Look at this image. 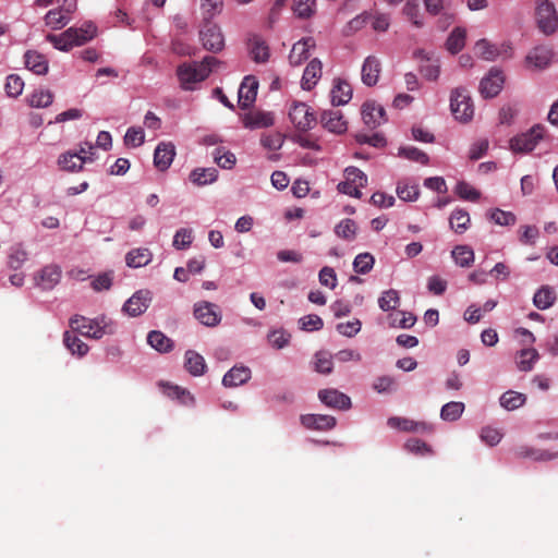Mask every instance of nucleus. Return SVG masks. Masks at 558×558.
<instances>
[{"label": "nucleus", "mask_w": 558, "mask_h": 558, "mask_svg": "<svg viewBox=\"0 0 558 558\" xmlns=\"http://www.w3.org/2000/svg\"><path fill=\"white\" fill-rule=\"evenodd\" d=\"M475 52L485 60H494L497 56V48L486 39H480L475 45Z\"/></svg>", "instance_id": "nucleus-57"}, {"label": "nucleus", "mask_w": 558, "mask_h": 558, "mask_svg": "<svg viewBox=\"0 0 558 558\" xmlns=\"http://www.w3.org/2000/svg\"><path fill=\"white\" fill-rule=\"evenodd\" d=\"M258 82L254 76H245L240 85L238 102L241 109L250 108L256 100Z\"/></svg>", "instance_id": "nucleus-11"}, {"label": "nucleus", "mask_w": 558, "mask_h": 558, "mask_svg": "<svg viewBox=\"0 0 558 558\" xmlns=\"http://www.w3.org/2000/svg\"><path fill=\"white\" fill-rule=\"evenodd\" d=\"M545 128L543 125H534L527 132L521 133L510 140V148L513 153H530L537 143L544 137Z\"/></svg>", "instance_id": "nucleus-5"}, {"label": "nucleus", "mask_w": 558, "mask_h": 558, "mask_svg": "<svg viewBox=\"0 0 558 558\" xmlns=\"http://www.w3.org/2000/svg\"><path fill=\"white\" fill-rule=\"evenodd\" d=\"M399 155L421 165H427L429 160L428 156L423 150L412 146L401 147L399 149Z\"/></svg>", "instance_id": "nucleus-49"}, {"label": "nucleus", "mask_w": 558, "mask_h": 558, "mask_svg": "<svg viewBox=\"0 0 558 558\" xmlns=\"http://www.w3.org/2000/svg\"><path fill=\"white\" fill-rule=\"evenodd\" d=\"M75 34H72L73 39L75 40V46H82L85 43L92 40L97 32V28L94 24L87 23L82 27H70Z\"/></svg>", "instance_id": "nucleus-39"}, {"label": "nucleus", "mask_w": 558, "mask_h": 558, "mask_svg": "<svg viewBox=\"0 0 558 558\" xmlns=\"http://www.w3.org/2000/svg\"><path fill=\"white\" fill-rule=\"evenodd\" d=\"M199 38L208 51L218 52L225 47L223 35L216 24L206 23L199 32Z\"/></svg>", "instance_id": "nucleus-8"}, {"label": "nucleus", "mask_w": 558, "mask_h": 558, "mask_svg": "<svg viewBox=\"0 0 558 558\" xmlns=\"http://www.w3.org/2000/svg\"><path fill=\"white\" fill-rule=\"evenodd\" d=\"M356 223L352 219H343L341 220L335 228V233L347 241H352L356 235Z\"/></svg>", "instance_id": "nucleus-43"}, {"label": "nucleus", "mask_w": 558, "mask_h": 558, "mask_svg": "<svg viewBox=\"0 0 558 558\" xmlns=\"http://www.w3.org/2000/svg\"><path fill=\"white\" fill-rule=\"evenodd\" d=\"M399 302L400 298L398 291L390 289L383 292L378 300V305L383 311L388 312L395 310L399 305Z\"/></svg>", "instance_id": "nucleus-46"}, {"label": "nucleus", "mask_w": 558, "mask_h": 558, "mask_svg": "<svg viewBox=\"0 0 558 558\" xmlns=\"http://www.w3.org/2000/svg\"><path fill=\"white\" fill-rule=\"evenodd\" d=\"M24 59L26 68L35 74L43 75L48 72V60L44 54L34 50H28L26 51Z\"/></svg>", "instance_id": "nucleus-27"}, {"label": "nucleus", "mask_w": 558, "mask_h": 558, "mask_svg": "<svg viewBox=\"0 0 558 558\" xmlns=\"http://www.w3.org/2000/svg\"><path fill=\"white\" fill-rule=\"evenodd\" d=\"M75 34L72 29H66L60 35L49 34L47 40L53 45V47L61 51H69L75 46V40L72 37Z\"/></svg>", "instance_id": "nucleus-32"}, {"label": "nucleus", "mask_w": 558, "mask_h": 558, "mask_svg": "<svg viewBox=\"0 0 558 558\" xmlns=\"http://www.w3.org/2000/svg\"><path fill=\"white\" fill-rule=\"evenodd\" d=\"M53 101V94L48 89L35 90L29 97V105L35 108H47Z\"/></svg>", "instance_id": "nucleus-45"}, {"label": "nucleus", "mask_w": 558, "mask_h": 558, "mask_svg": "<svg viewBox=\"0 0 558 558\" xmlns=\"http://www.w3.org/2000/svg\"><path fill=\"white\" fill-rule=\"evenodd\" d=\"M534 20L537 29L545 36H551L558 29V13L549 0L536 1Z\"/></svg>", "instance_id": "nucleus-3"}, {"label": "nucleus", "mask_w": 558, "mask_h": 558, "mask_svg": "<svg viewBox=\"0 0 558 558\" xmlns=\"http://www.w3.org/2000/svg\"><path fill=\"white\" fill-rule=\"evenodd\" d=\"M362 118L364 123L371 129H375L387 121L384 107L375 101H366L362 106Z\"/></svg>", "instance_id": "nucleus-12"}, {"label": "nucleus", "mask_w": 558, "mask_h": 558, "mask_svg": "<svg viewBox=\"0 0 558 558\" xmlns=\"http://www.w3.org/2000/svg\"><path fill=\"white\" fill-rule=\"evenodd\" d=\"M330 98L332 106H343L348 104L352 98L351 85L341 78H336L330 92Z\"/></svg>", "instance_id": "nucleus-21"}, {"label": "nucleus", "mask_w": 558, "mask_h": 558, "mask_svg": "<svg viewBox=\"0 0 558 558\" xmlns=\"http://www.w3.org/2000/svg\"><path fill=\"white\" fill-rule=\"evenodd\" d=\"M344 177L351 183L356 185L357 190H360L361 187H364L367 184V177H366V174L363 171H361L359 168L348 167L344 170Z\"/></svg>", "instance_id": "nucleus-56"}, {"label": "nucleus", "mask_w": 558, "mask_h": 558, "mask_svg": "<svg viewBox=\"0 0 558 558\" xmlns=\"http://www.w3.org/2000/svg\"><path fill=\"white\" fill-rule=\"evenodd\" d=\"M217 177L218 171L216 168H197L191 172L190 180L194 184L203 186L215 182Z\"/></svg>", "instance_id": "nucleus-31"}, {"label": "nucleus", "mask_w": 558, "mask_h": 558, "mask_svg": "<svg viewBox=\"0 0 558 558\" xmlns=\"http://www.w3.org/2000/svg\"><path fill=\"white\" fill-rule=\"evenodd\" d=\"M397 195L404 202H413L418 197L420 190L417 185H410L407 182H399L397 185Z\"/></svg>", "instance_id": "nucleus-48"}, {"label": "nucleus", "mask_w": 558, "mask_h": 558, "mask_svg": "<svg viewBox=\"0 0 558 558\" xmlns=\"http://www.w3.org/2000/svg\"><path fill=\"white\" fill-rule=\"evenodd\" d=\"M24 88V81L16 74H11L7 77L4 89L9 97H17L22 94Z\"/></svg>", "instance_id": "nucleus-50"}, {"label": "nucleus", "mask_w": 558, "mask_h": 558, "mask_svg": "<svg viewBox=\"0 0 558 558\" xmlns=\"http://www.w3.org/2000/svg\"><path fill=\"white\" fill-rule=\"evenodd\" d=\"M247 47L253 61L264 63L269 59V47L262 37L257 35L250 37Z\"/></svg>", "instance_id": "nucleus-23"}, {"label": "nucleus", "mask_w": 558, "mask_h": 558, "mask_svg": "<svg viewBox=\"0 0 558 558\" xmlns=\"http://www.w3.org/2000/svg\"><path fill=\"white\" fill-rule=\"evenodd\" d=\"M243 124L247 129L268 128L274 124V117L270 112L251 111L244 116Z\"/></svg>", "instance_id": "nucleus-26"}, {"label": "nucleus", "mask_w": 558, "mask_h": 558, "mask_svg": "<svg viewBox=\"0 0 558 558\" xmlns=\"http://www.w3.org/2000/svg\"><path fill=\"white\" fill-rule=\"evenodd\" d=\"M61 274L58 265H47L35 277L36 284L43 290H51L59 283Z\"/></svg>", "instance_id": "nucleus-16"}, {"label": "nucleus", "mask_w": 558, "mask_h": 558, "mask_svg": "<svg viewBox=\"0 0 558 558\" xmlns=\"http://www.w3.org/2000/svg\"><path fill=\"white\" fill-rule=\"evenodd\" d=\"M519 458H532L536 461H549L558 458V452L534 449L527 446H520L514 451Z\"/></svg>", "instance_id": "nucleus-29"}, {"label": "nucleus", "mask_w": 558, "mask_h": 558, "mask_svg": "<svg viewBox=\"0 0 558 558\" xmlns=\"http://www.w3.org/2000/svg\"><path fill=\"white\" fill-rule=\"evenodd\" d=\"M315 47V40L312 37H306L295 43L289 54V62L291 65H300L310 56V50Z\"/></svg>", "instance_id": "nucleus-20"}, {"label": "nucleus", "mask_w": 558, "mask_h": 558, "mask_svg": "<svg viewBox=\"0 0 558 558\" xmlns=\"http://www.w3.org/2000/svg\"><path fill=\"white\" fill-rule=\"evenodd\" d=\"M289 118L294 126L300 131L313 129L316 118L311 108L304 102H295L289 110Z\"/></svg>", "instance_id": "nucleus-6"}, {"label": "nucleus", "mask_w": 558, "mask_h": 558, "mask_svg": "<svg viewBox=\"0 0 558 558\" xmlns=\"http://www.w3.org/2000/svg\"><path fill=\"white\" fill-rule=\"evenodd\" d=\"M151 302V293L148 290L136 291L123 305V312L131 317H136L146 312Z\"/></svg>", "instance_id": "nucleus-9"}, {"label": "nucleus", "mask_w": 558, "mask_h": 558, "mask_svg": "<svg viewBox=\"0 0 558 558\" xmlns=\"http://www.w3.org/2000/svg\"><path fill=\"white\" fill-rule=\"evenodd\" d=\"M456 192L460 198L465 201L475 202L480 198V192L466 182H459Z\"/></svg>", "instance_id": "nucleus-60"}, {"label": "nucleus", "mask_w": 558, "mask_h": 558, "mask_svg": "<svg viewBox=\"0 0 558 558\" xmlns=\"http://www.w3.org/2000/svg\"><path fill=\"white\" fill-rule=\"evenodd\" d=\"M451 255L460 267H471L474 263V251L468 245H457Z\"/></svg>", "instance_id": "nucleus-33"}, {"label": "nucleus", "mask_w": 558, "mask_h": 558, "mask_svg": "<svg viewBox=\"0 0 558 558\" xmlns=\"http://www.w3.org/2000/svg\"><path fill=\"white\" fill-rule=\"evenodd\" d=\"M301 328L306 331L320 330L324 326L323 319L318 315H306L300 319Z\"/></svg>", "instance_id": "nucleus-62"}, {"label": "nucleus", "mask_w": 558, "mask_h": 558, "mask_svg": "<svg viewBox=\"0 0 558 558\" xmlns=\"http://www.w3.org/2000/svg\"><path fill=\"white\" fill-rule=\"evenodd\" d=\"M260 143L269 150H278L283 144V137L280 133L265 134L262 136Z\"/></svg>", "instance_id": "nucleus-63"}, {"label": "nucleus", "mask_w": 558, "mask_h": 558, "mask_svg": "<svg viewBox=\"0 0 558 558\" xmlns=\"http://www.w3.org/2000/svg\"><path fill=\"white\" fill-rule=\"evenodd\" d=\"M381 72V64L378 58L375 56H368L362 65V82L367 86H374L377 84Z\"/></svg>", "instance_id": "nucleus-19"}, {"label": "nucleus", "mask_w": 558, "mask_h": 558, "mask_svg": "<svg viewBox=\"0 0 558 558\" xmlns=\"http://www.w3.org/2000/svg\"><path fill=\"white\" fill-rule=\"evenodd\" d=\"M193 313L195 318L207 327H216L221 322L219 307L207 301L195 303Z\"/></svg>", "instance_id": "nucleus-7"}, {"label": "nucleus", "mask_w": 558, "mask_h": 558, "mask_svg": "<svg viewBox=\"0 0 558 558\" xmlns=\"http://www.w3.org/2000/svg\"><path fill=\"white\" fill-rule=\"evenodd\" d=\"M145 141L144 130L142 128H129L124 135V143L126 146L138 147Z\"/></svg>", "instance_id": "nucleus-54"}, {"label": "nucleus", "mask_w": 558, "mask_h": 558, "mask_svg": "<svg viewBox=\"0 0 558 558\" xmlns=\"http://www.w3.org/2000/svg\"><path fill=\"white\" fill-rule=\"evenodd\" d=\"M375 264V258L371 253H361L353 260V269L356 274H368Z\"/></svg>", "instance_id": "nucleus-44"}, {"label": "nucleus", "mask_w": 558, "mask_h": 558, "mask_svg": "<svg viewBox=\"0 0 558 558\" xmlns=\"http://www.w3.org/2000/svg\"><path fill=\"white\" fill-rule=\"evenodd\" d=\"M489 219L499 226H512L517 220L513 213L505 211L498 208L489 213Z\"/></svg>", "instance_id": "nucleus-55"}, {"label": "nucleus", "mask_w": 558, "mask_h": 558, "mask_svg": "<svg viewBox=\"0 0 558 558\" xmlns=\"http://www.w3.org/2000/svg\"><path fill=\"white\" fill-rule=\"evenodd\" d=\"M319 400L327 407L337 410H349L351 399L337 389H323L318 392Z\"/></svg>", "instance_id": "nucleus-13"}, {"label": "nucleus", "mask_w": 558, "mask_h": 558, "mask_svg": "<svg viewBox=\"0 0 558 558\" xmlns=\"http://www.w3.org/2000/svg\"><path fill=\"white\" fill-rule=\"evenodd\" d=\"M151 259V254L147 248H137L126 254L125 260L130 267L146 266Z\"/></svg>", "instance_id": "nucleus-38"}, {"label": "nucleus", "mask_w": 558, "mask_h": 558, "mask_svg": "<svg viewBox=\"0 0 558 558\" xmlns=\"http://www.w3.org/2000/svg\"><path fill=\"white\" fill-rule=\"evenodd\" d=\"M223 64L213 56H206L201 62H183L177 68V77L183 90H194L196 85L205 81L211 72Z\"/></svg>", "instance_id": "nucleus-1"}, {"label": "nucleus", "mask_w": 558, "mask_h": 558, "mask_svg": "<svg viewBox=\"0 0 558 558\" xmlns=\"http://www.w3.org/2000/svg\"><path fill=\"white\" fill-rule=\"evenodd\" d=\"M471 222L469 213L463 209H456L449 218L450 228L456 233H463L466 231Z\"/></svg>", "instance_id": "nucleus-35"}, {"label": "nucleus", "mask_w": 558, "mask_h": 558, "mask_svg": "<svg viewBox=\"0 0 558 558\" xmlns=\"http://www.w3.org/2000/svg\"><path fill=\"white\" fill-rule=\"evenodd\" d=\"M214 159L217 165L223 169H231L236 161L235 155L229 150L222 148H216L214 153Z\"/></svg>", "instance_id": "nucleus-51"}, {"label": "nucleus", "mask_w": 558, "mask_h": 558, "mask_svg": "<svg viewBox=\"0 0 558 558\" xmlns=\"http://www.w3.org/2000/svg\"><path fill=\"white\" fill-rule=\"evenodd\" d=\"M505 76L498 69H492L488 74L482 78L480 92L484 98L496 97L502 89Z\"/></svg>", "instance_id": "nucleus-10"}, {"label": "nucleus", "mask_w": 558, "mask_h": 558, "mask_svg": "<svg viewBox=\"0 0 558 558\" xmlns=\"http://www.w3.org/2000/svg\"><path fill=\"white\" fill-rule=\"evenodd\" d=\"M193 241V232L191 229L181 228L179 229L173 238V246L177 250L187 248Z\"/></svg>", "instance_id": "nucleus-53"}, {"label": "nucleus", "mask_w": 558, "mask_h": 558, "mask_svg": "<svg viewBox=\"0 0 558 558\" xmlns=\"http://www.w3.org/2000/svg\"><path fill=\"white\" fill-rule=\"evenodd\" d=\"M555 300L556 294L554 290L545 286L536 291L533 303L538 310H547L554 304Z\"/></svg>", "instance_id": "nucleus-36"}, {"label": "nucleus", "mask_w": 558, "mask_h": 558, "mask_svg": "<svg viewBox=\"0 0 558 558\" xmlns=\"http://www.w3.org/2000/svg\"><path fill=\"white\" fill-rule=\"evenodd\" d=\"M301 424L307 429L330 430L336 424V417L325 414H305L301 415Z\"/></svg>", "instance_id": "nucleus-15"}, {"label": "nucleus", "mask_w": 558, "mask_h": 558, "mask_svg": "<svg viewBox=\"0 0 558 558\" xmlns=\"http://www.w3.org/2000/svg\"><path fill=\"white\" fill-rule=\"evenodd\" d=\"M184 366L186 371L193 376H201L206 371V363L204 357L194 350L185 352Z\"/></svg>", "instance_id": "nucleus-28"}, {"label": "nucleus", "mask_w": 558, "mask_h": 558, "mask_svg": "<svg viewBox=\"0 0 558 558\" xmlns=\"http://www.w3.org/2000/svg\"><path fill=\"white\" fill-rule=\"evenodd\" d=\"M323 74V63L319 59L314 58L304 69L301 87L304 90H312L320 80Z\"/></svg>", "instance_id": "nucleus-17"}, {"label": "nucleus", "mask_w": 558, "mask_h": 558, "mask_svg": "<svg viewBox=\"0 0 558 558\" xmlns=\"http://www.w3.org/2000/svg\"><path fill=\"white\" fill-rule=\"evenodd\" d=\"M70 21V16L64 14L63 9H53L47 12L45 16V23L53 29H59L66 25Z\"/></svg>", "instance_id": "nucleus-41"}, {"label": "nucleus", "mask_w": 558, "mask_h": 558, "mask_svg": "<svg viewBox=\"0 0 558 558\" xmlns=\"http://www.w3.org/2000/svg\"><path fill=\"white\" fill-rule=\"evenodd\" d=\"M63 342L72 354L84 356L88 352V345L83 342L73 331H65L63 335Z\"/></svg>", "instance_id": "nucleus-34"}, {"label": "nucleus", "mask_w": 558, "mask_h": 558, "mask_svg": "<svg viewBox=\"0 0 558 558\" xmlns=\"http://www.w3.org/2000/svg\"><path fill=\"white\" fill-rule=\"evenodd\" d=\"M70 327L73 331H77L93 339H100L104 336L113 335L117 329L114 322L104 315L94 319L75 315L70 319Z\"/></svg>", "instance_id": "nucleus-2"}, {"label": "nucleus", "mask_w": 558, "mask_h": 558, "mask_svg": "<svg viewBox=\"0 0 558 558\" xmlns=\"http://www.w3.org/2000/svg\"><path fill=\"white\" fill-rule=\"evenodd\" d=\"M450 108L454 118L461 122H469L474 114L471 97L464 88H456L450 96Z\"/></svg>", "instance_id": "nucleus-4"}, {"label": "nucleus", "mask_w": 558, "mask_h": 558, "mask_svg": "<svg viewBox=\"0 0 558 558\" xmlns=\"http://www.w3.org/2000/svg\"><path fill=\"white\" fill-rule=\"evenodd\" d=\"M147 342L161 353L170 352L173 349V341L159 330H151L147 336Z\"/></svg>", "instance_id": "nucleus-30"}, {"label": "nucleus", "mask_w": 558, "mask_h": 558, "mask_svg": "<svg viewBox=\"0 0 558 558\" xmlns=\"http://www.w3.org/2000/svg\"><path fill=\"white\" fill-rule=\"evenodd\" d=\"M250 378L251 369L248 367L234 366L225 374L222 385L225 387H238L245 384Z\"/></svg>", "instance_id": "nucleus-25"}, {"label": "nucleus", "mask_w": 558, "mask_h": 558, "mask_svg": "<svg viewBox=\"0 0 558 558\" xmlns=\"http://www.w3.org/2000/svg\"><path fill=\"white\" fill-rule=\"evenodd\" d=\"M420 71L425 78L429 81L437 80L440 73L439 60L432 59V61L421 64Z\"/></svg>", "instance_id": "nucleus-59"}, {"label": "nucleus", "mask_w": 558, "mask_h": 558, "mask_svg": "<svg viewBox=\"0 0 558 558\" xmlns=\"http://www.w3.org/2000/svg\"><path fill=\"white\" fill-rule=\"evenodd\" d=\"M320 123L329 132L341 134L347 131L348 123L340 110H324L320 114Z\"/></svg>", "instance_id": "nucleus-14"}, {"label": "nucleus", "mask_w": 558, "mask_h": 558, "mask_svg": "<svg viewBox=\"0 0 558 558\" xmlns=\"http://www.w3.org/2000/svg\"><path fill=\"white\" fill-rule=\"evenodd\" d=\"M333 363L331 355L327 352H318L315 355V371L320 374H330Z\"/></svg>", "instance_id": "nucleus-52"}, {"label": "nucleus", "mask_w": 558, "mask_h": 558, "mask_svg": "<svg viewBox=\"0 0 558 558\" xmlns=\"http://www.w3.org/2000/svg\"><path fill=\"white\" fill-rule=\"evenodd\" d=\"M315 0H295L293 11L299 17L306 19L313 14Z\"/></svg>", "instance_id": "nucleus-58"}, {"label": "nucleus", "mask_w": 558, "mask_h": 558, "mask_svg": "<svg viewBox=\"0 0 558 558\" xmlns=\"http://www.w3.org/2000/svg\"><path fill=\"white\" fill-rule=\"evenodd\" d=\"M464 411V403L458 401H451L442 405L440 411V417L444 421L453 422L457 421Z\"/></svg>", "instance_id": "nucleus-42"}, {"label": "nucleus", "mask_w": 558, "mask_h": 558, "mask_svg": "<svg viewBox=\"0 0 558 558\" xmlns=\"http://www.w3.org/2000/svg\"><path fill=\"white\" fill-rule=\"evenodd\" d=\"M553 50L546 46L534 48L525 58L526 63L534 69L542 70L549 65L553 58Z\"/></svg>", "instance_id": "nucleus-22"}, {"label": "nucleus", "mask_w": 558, "mask_h": 558, "mask_svg": "<svg viewBox=\"0 0 558 558\" xmlns=\"http://www.w3.org/2000/svg\"><path fill=\"white\" fill-rule=\"evenodd\" d=\"M175 156V147L172 143H160L155 149L154 154V165L160 170H167Z\"/></svg>", "instance_id": "nucleus-18"}, {"label": "nucleus", "mask_w": 558, "mask_h": 558, "mask_svg": "<svg viewBox=\"0 0 558 558\" xmlns=\"http://www.w3.org/2000/svg\"><path fill=\"white\" fill-rule=\"evenodd\" d=\"M537 359L538 353L535 349H523L520 351L518 367L520 371L529 372L533 368V364Z\"/></svg>", "instance_id": "nucleus-47"}, {"label": "nucleus", "mask_w": 558, "mask_h": 558, "mask_svg": "<svg viewBox=\"0 0 558 558\" xmlns=\"http://www.w3.org/2000/svg\"><path fill=\"white\" fill-rule=\"evenodd\" d=\"M27 259V253L21 247H15L9 255L8 265L11 269H19Z\"/></svg>", "instance_id": "nucleus-61"}, {"label": "nucleus", "mask_w": 558, "mask_h": 558, "mask_svg": "<svg viewBox=\"0 0 558 558\" xmlns=\"http://www.w3.org/2000/svg\"><path fill=\"white\" fill-rule=\"evenodd\" d=\"M466 33L463 28L456 27L449 35L446 47L451 53H458L465 45Z\"/></svg>", "instance_id": "nucleus-40"}, {"label": "nucleus", "mask_w": 558, "mask_h": 558, "mask_svg": "<svg viewBox=\"0 0 558 558\" xmlns=\"http://www.w3.org/2000/svg\"><path fill=\"white\" fill-rule=\"evenodd\" d=\"M526 401V396L513 390L506 391L500 397V405L508 411H513L522 407Z\"/></svg>", "instance_id": "nucleus-37"}, {"label": "nucleus", "mask_w": 558, "mask_h": 558, "mask_svg": "<svg viewBox=\"0 0 558 558\" xmlns=\"http://www.w3.org/2000/svg\"><path fill=\"white\" fill-rule=\"evenodd\" d=\"M396 386L395 378L390 376H380L373 384V388L379 393L391 392L396 389Z\"/></svg>", "instance_id": "nucleus-64"}, {"label": "nucleus", "mask_w": 558, "mask_h": 558, "mask_svg": "<svg viewBox=\"0 0 558 558\" xmlns=\"http://www.w3.org/2000/svg\"><path fill=\"white\" fill-rule=\"evenodd\" d=\"M93 160L92 157L66 151L59 157L58 165L65 171H80L85 162Z\"/></svg>", "instance_id": "nucleus-24"}]
</instances>
